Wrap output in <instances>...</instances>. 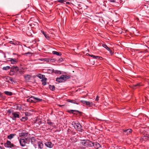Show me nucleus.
<instances>
[{"mask_svg": "<svg viewBox=\"0 0 149 149\" xmlns=\"http://www.w3.org/2000/svg\"><path fill=\"white\" fill-rule=\"evenodd\" d=\"M72 124L77 131L81 132H83V130L81 128L82 126L77 121H73Z\"/></svg>", "mask_w": 149, "mask_h": 149, "instance_id": "f257e3e1", "label": "nucleus"}, {"mask_svg": "<svg viewBox=\"0 0 149 149\" xmlns=\"http://www.w3.org/2000/svg\"><path fill=\"white\" fill-rule=\"evenodd\" d=\"M42 100V99L36 97L35 96H31L29 98L27 99V101L30 102L35 103L39 102Z\"/></svg>", "mask_w": 149, "mask_h": 149, "instance_id": "f03ea898", "label": "nucleus"}, {"mask_svg": "<svg viewBox=\"0 0 149 149\" xmlns=\"http://www.w3.org/2000/svg\"><path fill=\"white\" fill-rule=\"evenodd\" d=\"M70 76L69 75H62L60 77L56 78V81L58 82H61L65 81L67 79L70 78Z\"/></svg>", "mask_w": 149, "mask_h": 149, "instance_id": "7ed1b4c3", "label": "nucleus"}, {"mask_svg": "<svg viewBox=\"0 0 149 149\" xmlns=\"http://www.w3.org/2000/svg\"><path fill=\"white\" fill-rule=\"evenodd\" d=\"M81 144L84 146L92 147L93 146V143L92 142L89 140H84L81 142Z\"/></svg>", "mask_w": 149, "mask_h": 149, "instance_id": "20e7f679", "label": "nucleus"}, {"mask_svg": "<svg viewBox=\"0 0 149 149\" xmlns=\"http://www.w3.org/2000/svg\"><path fill=\"white\" fill-rule=\"evenodd\" d=\"M81 102L83 104H85L88 107H92L94 104L92 102H90L89 101H87L84 100H81Z\"/></svg>", "mask_w": 149, "mask_h": 149, "instance_id": "39448f33", "label": "nucleus"}, {"mask_svg": "<svg viewBox=\"0 0 149 149\" xmlns=\"http://www.w3.org/2000/svg\"><path fill=\"white\" fill-rule=\"evenodd\" d=\"M38 139H36L34 137H32L30 138V141L31 143L34 145V146L35 145L36 146L37 143L38 142Z\"/></svg>", "mask_w": 149, "mask_h": 149, "instance_id": "423d86ee", "label": "nucleus"}, {"mask_svg": "<svg viewBox=\"0 0 149 149\" xmlns=\"http://www.w3.org/2000/svg\"><path fill=\"white\" fill-rule=\"evenodd\" d=\"M4 145L6 147L12 148L14 147L13 145L11 143L10 141H7L6 143H5Z\"/></svg>", "mask_w": 149, "mask_h": 149, "instance_id": "0eeeda50", "label": "nucleus"}, {"mask_svg": "<svg viewBox=\"0 0 149 149\" xmlns=\"http://www.w3.org/2000/svg\"><path fill=\"white\" fill-rule=\"evenodd\" d=\"M25 139H20L19 142L21 146L22 147H24L26 146V142Z\"/></svg>", "mask_w": 149, "mask_h": 149, "instance_id": "6e6552de", "label": "nucleus"}, {"mask_svg": "<svg viewBox=\"0 0 149 149\" xmlns=\"http://www.w3.org/2000/svg\"><path fill=\"white\" fill-rule=\"evenodd\" d=\"M8 61H10L11 62V63L12 64H16L17 63L18 61L16 59H13L12 58H8Z\"/></svg>", "mask_w": 149, "mask_h": 149, "instance_id": "1a4fd4ad", "label": "nucleus"}, {"mask_svg": "<svg viewBox=\"0 0 149 149\" xmlns=\"http://www.w3.org/2000/svg\"><path fill=\"white\" fill-rule=\"evenodd\" d=\"M45 145L47 147L51 148L53 147V144L50 141H47L45 143Z\"/></svg>", "mask_w": 149, "mask_h": 149, "instance_id": "9d476101", "label": "nucleus"}, {"mask_svg": "<svg viewBox=\"0 0 149 149\" xmlns=\"http://www.w3.org/2000/svg\"><path fill=\"white\" fill-rule=\"evenodd\" d=\"M38 148L42 149L43 147V144L42 141L38 142Z\"/></svg>", "mask_w": 149, "mask_h": 149, "instance_id": "9b49d317", "label": "nucleus"}, {"mask_svg": "<svg viewBox=\"0 0 149 149\" xmlns=\"http://www.w3.org/2000/svg\"><path fill=\"white\" fill-rule=\"evenodd\" d=\"M28 133L26 132H22L19 134L20 136H26L28 135Z\"/></svg>", "mask_w": 149, "mask_h": 149, "instance_id": "f8f14e48", "label": "nucleus"}, {"mask_svg": "<svg viewBox=\"0 0 149 149\" xmlns=\"http://www.w3.org/2000/svg\"><path fill=\"white\" fill-rule=\"evenodd\" d=\"M92 143H93V146H95V147L96 148H98L100 147V146L99 143L97 142H92Z\"/></svg>", "mask_w": 149, "mask_h": 149, "instance_id": "ddd939ff", "label": "nucleus"}, {"mask_svg": "<svg viewBox=\"0 0 149 149\" xmlns=\"http://www.w3.org/2000/svg\"><path fill=\"white\" fill-rule=\"evenodd\" d=\"M12 115L15 118H19V114L17 113L16 112H15L13 113Z\"/></svg>", "mask_w": 149, "mask_h": 149, "instance_id": "4468645a", "label": "nucleus"}, {"mask_svg": "<svg viewBox=\"0 0 149 149\" xmlns=\"http://www.w3.org/2000/svg\"><path fill=\"white\" fill-rule=\"evenodd\" d=\"M88 55L89 56L92 57L93 58H94L97 59H100V60H101V59L102 58V57H100L98 56H94V55H90L89 54H88Z\"/></svg>", "mask_w": 149, "mask_h": 149, "instance_id": "2eb2a0df", "label": "nucleus"}, {"mask_svg": "<svg viewBox=\"0 0 149 149\" xmlns=\"http://www.w3.org/2000/svg\"><path fill=\"white\" fill-rule=\"evenodd\" d=\"M41 32L44 35L45 38L49 40V37L48 35H47L46 33H45V32L42 31H41Z\"/></svg>", "mask_w": 149, "mask_h": 149, "instance_id": "dca6fc26", "label": "nucleus"}, {"mask_svg": "<svg viewBox=\"0 0 149 149\" xmlns=\"http://www.w3.org/2000/svg\"><path fill=\"white\" fill-rule=\"evenodd\" d=\"M37 76L40 79H42L45 78V75L42 74H37Z\"/></svg>", "mask_w": 149, "mask_h": 149, "instance_id": "f3484780", "label": "nucleus"}, {"mask_svg": "<svg viewBox=\"0 0 149 149\" xmlns=\"http://www.w3.org/2000/svg\"><path fill=\"white\" fill-rule=\"evenodd\" d=\"M15 134H11L8 136V138L9 139H11L13 138L15 136Z\"/></svg>", "mask_w": 149, "mask_h": 149, "instance_id": "a211bd4d", "label": "nucleus"}, {"mask_svg": "<svg viewBox=\"0 0 149 149\" xmlns=\"http://www.w3.org/2000/svg\"><path fill=\"white\" fill-rule=\"evenodd\" d=\"M102 46L106 48L108 51L110 52L111 51L110 49L108 47L106 44H103Z\"/></svg>", "mask_w": 149, "mask_h": 149, "instance_id": "6ab92c4d", "label": "nucleus"}, {"mask_svg": "<svg viewBox=\"0 0 149 149\" xmlns=\"http://www.w3.org/2000/svg\"><path fill=\"white\" fill-rule=\"evenodd\" d=\"M31 77V75L29 74H27L24 76V78L26 80H29Z\"/></svg>", "mask_w": 149, "mask_h": 149, "instance_id": "aec40b11", "label": "nucleus"}, {"mask_svg": "<svg viewBox=\"0 0 149 149\" xmlns=\"http://www.w3.org/2000/svg\"><path fill=\"white\" fill-rule=\"evenodd\" d=\"M39 60L42 61H44L46 62H49V59L48 58H44L39 59Z\"/></svg>", "mask_w": 149, "mask_h": 149, "instance_id": "412c9836", "label": "nucleus"}, {"mask_svg": "<svg viewBox=\"0 0 149 149\" xmlns=\"http://www.w3.org/2000/svg\"><path fill=\"white\" fill-rule=\"evenodd\" d=\"M47 80V79L45 77L42 79L41 81L42 83V84L44 85H45L46 84V81Z\"/></svg>", "mask_w": 149, "mask_h": 149, "instance_id": "4be33fe9", "label": "nucleus"}, {"mask_svg": "<svg viewBox=\"0 0 149 149\" xmlns=\"http://www.w3.org/2000/svg\"><path fill=\"white\" fill-rule=\"evenodd\" d=\"M68 111L70 113H72L74 114H76V113L78 112V111L75 110H69Z\"/></svg>", "mask_w": 149, "mask_h": 149, "instance_id": "5701e85b", "label": "nucleus"}, {"mask_svg": "<svg viewBox=\"0 0 149 149\" xmlns=\"http://www.w3.org/2000/svg\"><path fill=\"white\" fill-rule=\"evenodd\" d=\"M52 53L53 54L56 55L57 56H60L61 55V53L55 51H53L52 52Z\"/></svg>", "mask_w": 149, "mask_h": 149, "instance_id": "b1692460", "label": "nucleus"}, {"mask_svg": "<svg viewBox=\"0 0 149 149\" xmlns=\"http://www.w3.org/2000/svg\"><path fill=\"white\" fill-rule=\"evenodd\" d=\"M4 93L7 95L11 96L12 95V93L10 92L6 91L4 92Z\"/></svg>", "mask_w": 149, "mask_h": 149, "instance_id": "393cba45", "label": "nucleus"}, {"mask_svg": "<svg viewBox=\"0 0 149 149\" xmlns=\"http://www.w3.org/2000/svg\"><path fill=\"white\" fill-rule=\"evenodd\" d=\"M25 140L26 143L29 144L30 141V138H25Z\"/></svg>", "mask_w": 149, "mask_h": 149, "instance_id": "a878e982", "label": "nucleus"}, {"mask_svg": "<svg viewBox=\"0 0 149 149\" xmlns=\"http://www.w3.org/2000/svg\"><path fill=\"white\" fill-rule=\"evenodd\" d=\"M132 132V130L131 129H129L127 130H125V132H127V134H129Z\"/></svg>", "mask_w": 149, "mask_h": 149, "instance_id": "bb28decb", "label": "nucleus"}, {"mask_svg": "<svg viewBox=\"0 0 149 149\" xmlns=\"http://www.w3.org/2000/svg\"><path fill=\"white\" fill-rule=\"evenodd\" d=\"M67 101L72 103L78 104V103L76 102L75 101L73 100H68Z\"/></svg>", "mask_w": 149, "mask_h": 149, "instance_id": "cd10ccee", "label": "nucleus"}, {"mask_svg": "<svg viewBox=\"0 0 149 149\" xmlns=\"http://www.w3.org/2000/svg\"><path fill=\"white\" fill-rule=\"evenodd\" d=\"M50 89L52 91H54L55 89V86H54L53 85H49V87Z\"/></svg>", "mask_w": 149, "mask_h": 149, "instance_id": "c85d7f7f", "label": "nucleus"}, {"mask_svg": "<svg viewBox=\"0 0 149 149\" xmlns=\"http://www.w3.org/2000/svg\"><path fill=\"white\" fill-rule=\"evenodd\" d=\"M53 72L55 73L56 74H61V72L59 70H55L53 71Z\"/></svg>", "mask_w": 149, "mask_h": 149, "instance_id": "c756f323", "label": "nucleus"}, {"mask_svg": "<svg viewBox=\"0 0 149 149\" xmlns=\"http://www.w3.org/2000/svg\"><path fill=\"white\" fill-rule=\"evenodd\" d=\"M27 117H22L21 119V120L22 121H25L27 119Z\"/></svg>", "mask_w": 149, "mask_h": 149, "instance_id": "7c9ffc66", "label": "nucleus"}, {"mask_svg": "<svg viewBox=\"0 0 149 149\" xmlns=\"http://www.w3.org/2000/svg\"><path fill=\"white\" fill-rule=\"evenodd\" d=\"M47 123L50 125H53V123L52 122L50 121L49 120H48L47 121Z\"/></svg>", "mask_w": 149, "mask_h": 149, "instance_id": "2f4dec72", "label": "nucleus"}, {"mask_svg": "<svg viewBox=\"0 0 149 149\" xmlns=\"http://www.w3.org/2000/svg\"><path fill=\"white\" fill-rule=\"evenodd\" d=\"M10 68V67L9 66H6V67H4L3 68V70H7L8 69H9Z\"/></svg>", "mask_w": 149, "mask_h": 149, "instance_id": "473e14b6", "label": "nucleus"}, {"mask_svg": "<svg viewBox=\"0 0 149 149\" xmlns=\"http://www.w3.org/2000/svg\"><path fill=\"white\" fill-rule=\"evenodd\" d=\"M9 42L10 44H12L14 45H16L17 44L16 42H14V41H9Z\"/></svg>", "mask_w": 149, "mask_h": 149, "instance_id": "72a5a7b5", "label": "nucleus"}, {"mask_svg": "<svg viewBox=\"0 0 149 149\" xmlns=\"http://www.w3.org/2000/svg\"><path fill=\"white\" fill-rule=\"evenodd\" d=\"M64 1H65L63 0H59L58 1V2L61 3H63Z\"/></svg>", "mask_w": 149, "mask_h": 149, "instance_id": "f704fd0d", "label": "nucleus"}, {"mask_svg": "<svg viewBox=\"0 0 149 149\" xmlns=\"http://www.w3.org/2000/svg\"><path fill=\"white\" fill-rule=\"evenodd\" d=\"M108 1L111 2H116V0H108Z\"/></svg>", "mask_w": 149, "mask_h": 149, "instance_id": "c9c22d12", "label": "nucleus"}, {"mask_svg": "<svg viewBox=\"0 0 149 149\" xmlns=\"http://www.w3.org/2000/svg\"><path fill=\"white\" fill-rule=\"evenodd\" d=\"M63 60V59L62 58H60L59 59V61L60 62H62Z\"/></svg>", "mask_w": 149, "mask_h": 149, "instance_id": "e433bc0d", "label": "nucleus"}, {"mask_svg": "<svg viewBox=\"0 0 149 149\" xmlns=\"http://www.w3.org/2000/svg\"><path fill=\"white\" fill-rule=\"evenodd\" d=\"M140 86V84H135L134 85V87H136V86Z\"/></svg>", "mask_w": 149, "mask_h": 149, "instance_id": "4c0bfd02", "label": "nucleus"}, {"mask_svg": "<svg viewBox=\"0 0 149 149\" xmlns=\"http://www.w3.org/2000/svg\"><path fill=\"white\" fill-rule=\"evenodd\" d=\"M99 100V97L98 96H97L96 97L95 99V100L96 101H98Z\"/></svg>", "mask_w": 149, "mask_h": 149, "instance_id": "58836bf2", "label": "nucleus"}, {"mask_svg": "<svg viewBox=\"0 0 149 149\" xmlns=\"http://www.w3.org/2000/svg\"><path fill=\"white\" fill-rule=\"evenodd\" d=\"M48 70H50V71H52V70H50V69H48Z\"/></svg>", "mask_w": 149, "mask_h": 149, "instance_id": "ea45409f", "label": "nucleus"}, {"mask_svg": "<svg viewBox=\"0 0 149 149\" xmlns=\"http://www.w3.org/2000/svg\"><path fill=\"white\" fill-rule=\"evenodd\" d=\"M59 105L60 107H61V106H63V105Z\"/></svg>", "mask_w": 149, "mask_h": 149, "instance_id": "a19ab883", "label": "nucleus"}, {"mask_svg": "<svg viewBox=\"0 0 149 149\" xmlns=\"http://www.w3.org/2000/svg\"><path fill=\"white\" fill-rule=\"evenodd\" d=\"M0 148L1 149H2V148H1V147L0 146Z\"/></svg>", "mask_w": 149, "mask_h": 149, "instance_id": "79ce46f5", "label": "nucleus"}, {"mask_svg": "<svg viewBox=\"0 0 149 149\" xmlns=\"http://www.w3.org/2000/svg\"><path fill=\"white\" fill-rule=\"evenodd\" d=\"M13 54H16L13 53Z\"/></svg>", "mask_w": 149, "mask_h": 149, "instance_id": "37998d69", "label": "nucleus"}, {"mask_svg": "<svg viewBox=\"0 0 149 149\" xmlns=\"http://www.w3.org/2000/svg\"><path fill=\"white\" fill-rule=\"evenodd\" d=\"M10 80L12 81V79H10Z\"/></svg>", "mask_w": 149, "mask_h": 149, "instance_id": "c03bdc74", "label": "nucleus"}, {"mask_svg": "<svg viewBox=\"0 0 149 149\" xmlns=\"http://www.w3.org/2000/svg\"><path fill=\"white\" fill-rule=\"evenodd\" d=\"M134 89H135V88H134Z\"/></svg>", "mask_w": 149, "mask_h": 149, "instance_id": "a18cd8bd", "label": "nucleus"}, {"mask_svg": "<svg viewBox=\"0 0 149 149\" xmlns=\"http://www.w3.org/2000/svg\"><path fill=\"white\" fill-rule=\"evenodd\" d=\"M1 123H0V125H1Z\"/></svg>", "mask_w": 149, "mask_h": 149, "instance_id": "49530a36", "label": "nucleus"}]
</instances>
